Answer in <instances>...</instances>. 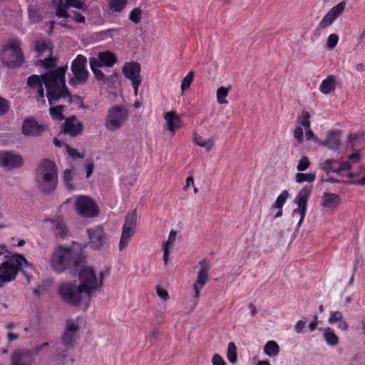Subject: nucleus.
I'll use <instances>...</instances> for the list:
<instances>
[{
	"label": "nucleus",
	"instance_id": "obj_63",
	"mask_svg": "<svg viewBox=\"0 0 365 365\" xmlns=\"http://www.w3.org/2000/svg\"><path fill=\"white\" fill-rule=\"evenodd\" d=\"M86 176H87V178H89L92 175L93 170V163H87L86 165Z\"/></svg>",
	"mask_w": 365,
	"mask_h": 365
},
{
	"label": "nucleus",
	"instance_id": "obj_35",
	"mask_svg": "<svg viewBox=\"0 0 365 365\" xmlns=\"http://www.w3.org/2000/svg\"><path fill=\"white\" fill-rule=\"evenodd\" d=\"M289 197V193L287 190H283L277 197L274 204H272L271 209L275 208H283V206L286 203L287 199Z\"/></svg>",
	"mask_w": 365,
	"mask_h": 365
},
{
	"label": "nucleus",
	"instance_id": "obj_29",
	"mask_svg": "<svg viewBox=\"0 0 365 365\" xmlns=\"http://www.w3.org/2000/svg\"><path fill=\"white\" fill-rule=\"evenodd\" d=\"M264 351L269 357H274L279 353V346L276 341H269L264 346Z\"/></svg>",
	"mask_w": 365,
	"mask_h": 365
},
{
	"label": "nucleus",
	"instance_id": "obj_11",
	"mask_svg": "<svg viewBox=\"0 0 365 365\" xmlns=\"http://www.w3.org/2000/svg\"><path fill=\"white\" fill-rule=\"evenodd\" d=\"M200 269L197 272V279L193 284L195 298H199L201 289L209 280L208 273L210 269V260L204 258L199 262Z\"/></svg>",
	"mask_w": 365,
	"mask_h": 365
},
{
	"label": "nucleus",
	"instance_id": "obj_34",
	"mask_svg": "<svg viewBox=\"0 0 365 365\" xmlns=\"http://www.w3.org/2000/svg\"><path fill=\"white\" fill-rule=\"evenodd\" d=\"M66 2L63 3L62 0H59V2L56 7L55 14L58 18L69 19L71 15L68 12V8Z\"/></svg>",
	"mask_w": 365,
	"mask_h": 365
},
{
	"label": "nucleus",
	"instance_id": "obj_54",
	"mask_svg": "<svg viewBox=\"0 0 365 365\" xmlns=\"http://www.w3.org/2000/svg\"><path fill=\"white\" fill-rule=\"evenodd\" d=\"M9 108V103L6 100L0 97V115H4L8 112Z\"/></svg>",
	"mask_w": 365,
	"mask_h": 365
},
{
	"label": "nucleus",
	"instance_id": "obj_9",
	"mask_svg": "<svg viewBox=\"0 0 365 365\" xmlns=\"http://www.w3.org/2000/svg\"><path fill=\"white\" fill-rule=\"evenodd\" d=\"M140 71V64L135 61L126 62L122 68L124 76L131 81L135 96L138 94V91L141 83Z\"/></svg>",
	"mask_w": 365,
	"mask_h": 365
},
{
	"label": "nucleus",
	"instance_id": "obj_16",
	"mask_svg": "<svg viewBox=\"0 0 365 365\" xmlns=\"http://www.w3.org/2000/svg\"><path fill=\"white\" fill-rule=\"evenodd\" d=\"M89 237V243L93 250L101 249L105 242V232L102 226H96L94 228L87 230Z\"/></svg>",
	"mask_w": 365,
	"mask_h": 365
},
{
	"label": "nucleus",
	"instance_id": "obj_49",
	"mask_svg": "<svg viewBox=\"0 0 365 365\" xmlns=\"http://www.w3.org/2000/svg\"><path fill=\"white\" fill-rule=\"evenodd\" d=\"M29 17L32 23H38L42 20L41 15L37 9H30Z\"/></svg>",
	"mask_w": 365,
	"mask_h": 365
},
{
	"label": "nucleus",
	"instance_id": "obj_44",
	"mask_svg": "<svg viewBox=\"0 0 365 365\" xmlns=\"http://www.w3.org/2000/svg\"><path fill=\"white\" fill-rule=\"evenodd\" d=\"M41 83H43L42 75L38 76L34 74L30 76L27 79V84L31 88H34Z\"/></svg>",
	"mask_w": 365,
	"mask_h": 365
},
{
	"label": "nucleus",
	"instance_id": "obj_19",
	"mask_svg": "<svg viewBox=\"0 0 365 365\" xmlns=\"http://www.w3.org/2000/svg\"><path fill=\"white\" fill-rule=\"evenodd\" d=\"M97 63L101 67H113L117 62L116 56L110 51L99 52L98 58H96Z\"/></svg>",
	"mask_w": 365,
	"mask_h": 365
},
{
	"label": "nucleus",
	"instance_id": "obj_31",
	"mask_svg": "<svg viewBox=\"0 0 365 365\" xmlns=\"http://www.w3.org/2000/svg\"><path fill=\"white\" fill-rule=\"evenodd\" d=\"M65 108L66 106L63 105L51 106L49 108V114L53 119L63 120L64 119L63 113Z\"/></svg>",
	"mask_w": 365,
	"mask_h": 365
},
{
	"label": "nucleus",
	"instance_id": "obj_37",
	"mask_svg": "<svg viewBox=\"0 0 365 365\" xmlns=\"http://www.w3.org/2000/svg\"><path fill=\"white\" fill-rule=\"evenodd\" d=\"M134 230L123 226V232L121 234L120 241L119 243V248L122 250L127 245L128 241L133 234Z\"/></svg>",
	"mask_w": 365,
	"mask_h": 365
},
{
	"label": "nucleus",
	"instance_id": "obj_50",
	"mask_svg": "<svg viewBox=\"0 0 365 365\" xmlns=\"http://www.w3.org/2000/svg\"><path fill=\"white\" fill-rule=\"evenodd\" d=\"M339 41V37L335 34H331L329 36L327 41V46L329 49L334 48Z\"/></svg>",
	"mask_w": 365,
	"mask_h": 365
},
{
	"label": "nucleus",
	"instance_id": "obj_17",
	"mask_svg": "<svg viewBox=\"0 0 365 365\" xmlns=\"http://www.w3.org/2000/svg\"><path fill=\"white\" fill-rule=\"evenodd\" d=\"M46 129V125L38 124L34 118L26 119L22 125V133L28 136H39Z\"/></svg>",
	"mask_w": 365,
	"mask_h": 365
},
{
	"label": "nucleus",
	"instance_id": "obj_45",
	"mask_svg": "<svg viewBox=\"0 0 365 365\" xmlns=\"http://www.w3.org/2000/svg\"><path fill=\"white\" fill-rule=\"evenodd\" d=\"M298 123L304 128H309L311 127L309 113L308 111L303 110L301 116L299 118Z\"/></svg>",
	"mask_w": 365,
	"mask_h": 365
},
{
	"label": "nucleus",
	"instance_id": "obj_61",
	"mask_svg": "<svg viewBox=\"0 0 365 365\" xmlns=\"http://www.w3.org/2000/svg\"><path fill=\"white\" fill-rule=\"evenodd\" d=\"M306 322L302 320L298 321L294 325V330L297 333H302L304 328L305 327Z\"/></svg>",
	"mask_w": 365,
	"mask_h": 365
},
{
	"label": "nucleus",
	"instance_id": "obj_38",
	"mask_svg": "<svg viewBox=\"0 0 365 365\" xmlns=\"http://www.w3.org/2000/svg\"><path fill=\"white\" fill-rule=\"evenodd\" d=\"M316 179V175L312 173H299L295 175V181L297 183H302L304 182H312Z\"/></svg>",
	"mask_w": 365,
	"mask_h": 365
},
{
	"label": "nucleus",
	"instance_id": "obj_26",
	"mask_svg": "<svg viewBox=\"0 0 365 365\" xmlns=\"http://www.w3.org/2000/svg\"><path fill=\"white\" fill-rule=\"evenodd\" d=\"M89 64L91 70L92 71L95 78L98 81H104L105 75L102 72V71L99 70L98 68H101L100 64L97 63L95 57H91L89 58Z\"/></svg>",
	"mask_w": 365,
	"mask_h": 365
},
{
	"label": "nucleus",
	"instance_id": "obj_59",
	"mask_svg": "<svg viewBox=\"0 0 365 365\" xmlns=\"http://www.w3.org/2000/svg\"><path fill=\"white\" fill-rule=\"evenodd\" d=\"M70 18L76 23H84L86 20L85 16L78 11H73V15Z\"/></svg>",
	"mask_w": 365,
	"mask_h": 365
},
{
	"label": "nucleus",
	"instance_id": "obj_56",
	"mask_svg": "<svg viewBox=\"0 0 365 365\" xmlns=\"http://www.w3.org/2000/svg\"><path fill=\"white\" fill-rule=\"evenodd\" d=\"M294 137L299 143L303 141V130L302 127H297L294 130Z\"/></svg>",
	"mask_w": 365,
	"mask_h": 365
},
{
	"label": "nucleus",
	"instance_id": "obj_40",
	"mask_svg": "<svg viewBox=\"0 0 365 365\" xmlns=\"http://www.w3.org/2000/svg\"><path fill=\"white\" fill-rule=\"evenodd\" d=\"M231 86L224 87L221 86L217 90V100L220 104L227 103L225 98L227 96Z\"/></svg>",
	"mask_w": 365,
	"mask_h": 365
},
{
	"label": "nucleus",
	"instance_id": "obj_39",
	"mask_svg": "<svg viewBox=\"0 0 365 365\" xmlns=\"http://www.w3.org/2000/svg\"><path fill=\"white\" fill-rule=\"evenodd\" d=\"M227 358L228 361L235 364L237 359V347L234 342L231 341L228 344L227 351Z\"/></svg>",
	"mask_w": 365,
	"mask_h": 365
},
{
	"label": "nucleus",
	"instance_id": "obj_52",
	"mask_svg": "<svg viewBox=\"0 0 365 365\" xmlns=\"http://www.w3.org/2000/svg\"><path fill=\"white\" fill-rule=\"evenodd\" d=\"M65 148L68 155L73 158H83V155L78 152L75 148L70 147L68 144H65Z\"/></svg>",
	"mask_w": 365,
	"mask_h": 365
},
{
	"label": "nucleus",
	"instance_id": "obj_13",
	"mask_svg": "<svg viewBox=\"0 0 365 365\" xmlns=\"http://www.w3.org/2000/svg\"><path fill=\"white\" fill-rule=\"evenodd\" d=\"M24 164L23 158L18 154L10 151L0 153V166L6 169L12 170L21 168Z\"/></svg>",
	"mask_w": 365,
	"mask_h": 365
},
{
	"label": "nucleus",
	"instance_id": "obj_8",
	"mask_svg": "<svg viewBox=\"0 0 365 365\" xmlns=\"http://www.w3.org/2000/svg\"><path fill=\"white\" fill-rule=\"evenodd\" d=\"M75 208L83 217H95L99 214V209L94 200L88 196L80 195L76 200Z\"/></svg>",
	"mask_w": 365,
	"mask_h": 365
},
{
	"label": "nucleus",
	"instance_id": "obj_48",
	"mask_svg": "<svg viewBox=\"0 0 365 365\" xmlns=\"http://www.w3.org/2000/svg\"><path fill=\"white\" fill-rule=\"evenodd\" d=\"M310 165V162L309 158L307 156H302L299 159L298 164L297 165V170L299 172L305 171L309 168Z\"/></svg>",
	"mask_w": 365,
	"mask_h": 365
},
{
	"label": "nucleus",
	"instance_id": "obj_2",
	"mask_svg": "<svg viewBox=\"0 0 365 365\" xmlns=\"http://www.w3.org/2000/svg\"><path fill=\"white\" fill-rule=\"evenodd\" d=\"M67 69V66H59L53 70H48L42 74L50 105L55 103L61 98L66 99L69 105L72 104L73 96L66 84Z\"/></svg>",
	"mask_w": 365,
	"mask_h": 365
},
{
	"label": "nucleus",
	"instance_id": "obj_20",
	"mask_svg": "<svg viewBox=\"0 0 365 365\" xmlns=\"http://www.w3.org/2000/svg\"><path fill=\"white\" fill-rule=\"evenodd\" d=\"M164 118L166 121L168 129L174 135L175 130L182 127V120L179 115H177L175 111L171 110L167 112Z\"/></svg>",
	"mask_w": 365,
	"mask_h": 365
},
{
	"label": "nucleus",
	"instance_id": "obj_47",
	"mask_svg": "<svg viewBox=\"0 0 365 365\" xmlns=\"http://www.w3.org/2000/svg\"><path fill=\"white\" fill-rule=\"evenodd\" d=\"M58 235L61 239H65L68 236V230L64 223L58 221L55 225Z\"/></svg>",
	"mask_w": 365,
	"mask_h": 365
},
{
	"label": "nucleus",
	"instance_id": "obj_53",
	"mask_svg": "<svg viewBox=\"0 0 365 365\" xmlns=\"http://www.w3.org/2000/svg\"><path fill=\"white\" fill-rule=\"evenodd\" d=\"M115 29H107L104 31H101L99 33L97 34V35L99 36L101 40H104L108 38H112L113 37V32L115 31Z\"/></svg>",
	"mask_w": 365,
	"mask_h": 365
},
{
	"label": "nucleus",
	"instance_id": "obj_3",
	"mask_svg": "<svg viewBox=\"0 0 365 365\" xmlns=\"http://www.w3.org/2000/svg\"><path fill=\"white\" fill-rule=\"evenodd\" d=\"M85 262V257L80 249L57 246L51 257L50 263L53 271L63 273L66 270L77 272Z\"/></svg>",
	"mask_w": 365,
	"mask_h": 365
},
{
	"label": "nucleus",
	"instance_id": "obj_46",
	"mask_svg": "<svg viewBox=\"0 0 365 365\" xmlns=\"http://www.w3.org/2000/svg\"><path fill=\"white\" fill-rule=\"evenodd\" d=\"M142 19V10L139 7H135L131 10L129 14V19L134 24H138Z\"/></svg>",
	"mask_w": 365,
	"mask_h": 365
},
{
	"label": "nucleus",
	"instance_id": "obj_41",
	"mask_svg": "<svg viewBox=\"0 0 365 365\" xmlns=\"http://www.w3.org/2000/svg\"><path fill=\"white\" fill-rule=\"evenodd\" d=\"M195 73L193 71H190L187 73V74L183 78L182 82L180 88L182 92H184L185 91L187 90L192 82L193 81Z\"/></svg>",
	"mask_w": 365,
	"mask_h": 365
},
{
	"label": "nucleus",
	"instance_id": "obj_58",
	"mask_svg": "<svg viewBox=\"0 0 365 365\" xmlns=\"http://www.w3.org/2000/svg\"><path fill=\"white\" fill-rule=\"evenodd\" d=\"M43 84L44 83H41L39 86L33 88L36 92V94H37L36 98H37L38 101H41V99L44 98V88L43 86Z\"/></svg>",
	"mask_w": 365,
	"mask_h": 365
},
{
	"label": "nucleus",
	"instance_id": "obj_64",
	"mask_svg": "<svg viewBox=\"0 0 365 365\" xmlns=\"http://www.w3.org/2000/svg\"><path fill=\"white\" fill-rule=\"evenodd\" d=\"M349 159L351 160L353 163H356L360 159V155L359 153H354L349 155Z\"/></svg>",
	"mask_w": 365,
	"mask_h": 365
},
{
	"label": "nucleus",
	"instance_id": "obj_51",
	"mask_svg": "<svg viewBox=\"0 0 365 365\" xmlns=\"http://www.w3.org/2000/svg\"><path fill=\"white\" fill-rule=\"evenodd\" d=\"M343 317V314L339 311L331 312L328 322L329 324H334L340 322Z\"/></svg>",
	"mask_w": 365,
	"mask_h": 365
},
{
	"label": "nucleus",
	"instance_id": "obj_7",
	"mask_svg": "<svg viewBox=\"0 0 365 365\" xmlns=\"http://www.w3.org/2000/svg\"><path fill=\"white\" fill-rule=\"evenodd\" d=\"M128 110L121 105H116L108 110L106 118V127L110 131L120 128L128 120Z\"/></svg>",
	"mask_w": 365,
	"mask_h": 365
},
{
	"label": "nucleus",
	"instance_id": "obj_15",
	"mask_svg": "<svg viewBox=\"0 0 365 365\" xmlns=\"http://www.w3.org/2000/svg\"><path fill=\"white\" fill-rule=\"evenodd\" d=\"M346 6V2H339L333 6L322 18L318 25V29H324L330 26L334 20L344 11Z\"/></svg>",
	"mask_w": 365,
	"mask_h": 365
},
{
	"label": "nucleus",
	"instance_id": "obj_42",
	"mask_svg": "<svg viewBox=\"0 0 365 365\" xmlns=\"http://www.w3.org/2000/svg\"><path fill=\"white\" fill-rule=\"evenodd\" d=\"M73 171L69 169H66L63 172V182L69 190H73L74 186L72 183L73 181Z\"/></svg>",
	"mask_w": 365,
	"mask_h": 365
},
{
	"label": "nucleus",
	"instance_id": "obj_32",
	"mask_svg": "<svg viewBox=\"0 0 365 365\" xmlns=\"http://www.w3.org/2000/svg\"><path fill=\"white\" fill-rule=\"evenodd\" d=\"M109 9L113 12H121L126 6L128 0H107Z\"/></svg>",
	"mask_w": 365,
	"mask_h": 365
},
{
	"label": "nucleus",
	"instance_id": "obj_30",
	"mask_svg": "<svg viewBox=\"0 0 365 365\" xmlns=\"http://www.w3.org/2000/svg\"><path fill=\"white\" fill-rule=\"evenodd\" d=\"M323 337L327 344L329 346H336L339 343V338L334 333V330L329 327L325 329Z\"/></svg>",
	"mask_w": 365,
	"mask_h": 365
},
{
	"label": "nucleus",
	"instance_id": "obj_12",
	"mask_svg": "<svg viewBox=\"0 0 365 365\" xmlns=\"http://www.w3.org/2000/svg\"><path fill=\"white\" fill-rule=\"evenodd\" d=\"M312 192V185H305L298 192L294 200V203H295L297 207L293 210V214L306 216L308 200L311 196Z\"/></svg>",
	"mask_w": 365,
	"mask_h": 365
},
{
	"label": "nucleus",
	"instance_id": "obj_36",
	"mask_svg": "<svg viewBox=\"0 0 365 365\" xmlns=\"http://www.w3.org/2000/svg\"><path fill=\"white\" fill-rule=\"evenodd\" d=\"M137 212L133 210L126 215L123 227H128L131 230H135L136 226Z\"/></svg>",
	"mask_w": 365,
	"mask_h": 365
},
{
	"label": "nucleus",
	"instance_id": "obj_6",
	"mask_svg": "<svg viewBox=\"0 0 365 365\" xmlns=\"http://www.w3.org/2000/svg\"><path fill=\"white\" fill-rule=\"evenodd\" d=\"M71 71L73 77L68 79V83L71 86L84 85L86 83L90 73L87 69V58L82 54H78L73 60L71 65Z\"/></svg>",
	"mask_w": 365,
	"mask_h": 365
},
{
	"label": "nucleus",
	"instance_id": "obj_22",
	"mask_svg": "<svg viewBox=\"0 0 365 365\" xmlns=\"http://www.w3.org/2000/svg\"><path fill=\"white\" fill-rule=\"evenodd\" d=\"M335 77L332 75H329L322 81L319 90L324 94H329L335 89Z\"/></svg>",
	"mask_w": 365,
	"mask_h": 365
},
{
	"label": "nucleus",
	"instance_id": "obj_25",
	"mask_svg": "<svg viewBox=\"0 0 365 365\" xmlns=\"http://www.w3.org/2000/svg\"><path fill=\"white\" fill-rule=\"evenodd\" d=\"M338 161L334 159H327L324 163H321L319 168L324 170L327 175L331 173L339 174L338 171Z\"/></svg>",
	"mask_w": 365,
	"mask_h": 365
},
{
	"label": "nucleus",
	"instance_id": "obj_60",
	"mask_svg": "<svg viewBox=\"0 0 365 365\" xmlns=\"http://www.w3.org/2000/svg\"><path fill=\"white\" fill-rule=\"evenodd\" d=\"M304 129L306 130V138L307 140H309L312 139L314 142L319 143L320 141L319 140L318 138L314 135V133H313L310 128Z\"/></svg>",
	"mask_w": 365,
	"mask_h": 365
},
{
	"label": "nucleus",
	"instance_id": "obj_5",
	"mask_svg": "<svg viewBox=\"0 0 365 365\" xmlns=\"http://www.w3.org/2000/svg\"><path fill=\"white\" fill-rule=\"evenodd\" d=\"M26 259L20 254H15L10 260L0 264V287L6 283L14 281L19 271H23V267H29Z\"/></svg>",
	"mask_w": 365,
	"mask_h": 365
},
{
	"label": "nucleus",
	"instance_id": "obj_43",
	"mask_svg": "<svg viewBox=\"0 0 365 365\" xmlns=\"http://www.w3.org/2000/svg\"><path fill=\"white\" fill-rule=\"evenodd\" d=\"M69 7H73L81 9L83 11H87L88 6L84 1L81 0H65Z\"/></svg>",
	"mask_w": 365,
	"mask_h": 365
},
{
	"label": "nucleus",
	"instance_id": "obj_55",
	"mask_svg": "<svg viewBox=\"0 0 365 365\" xmlns=\"http://www.w3.org/2000/svg\"><path fill=\"white\" fill-rule=\"evenodd\" d=\"M337 168L339 175L343 171L349 170L351 169V164L349 161L338 162Z\"/></svg>",
	"mask_w": 365,
	"mask_h": 365
},
{
	"label": "nucleus",
	"instance_id": "obj_27",
	"mask_svg": "<svg viewBox=\"0 0 365 365\" xmlns=\"http://www.w3.org/2000/svg\"><path fill=\"white\" fill-rule=\"evenodd\" d=\"M44 59H39L36 61L37 66H41L45 69L53 70L56 66L58 58L51 56H46Z\"/></svg>",
	"mask_w": 365,
	"mask_h": 365
},
{
	"label": "nucleus",
	"instance_id": "obj_23",
	"mask_svg": "<svg viewBox=\"0 0 365 365\" xmlns=\"http://www.w3.org/2000/svg\"><path fill=\"white\" fill-rule=\"evenodd\" d=\"M339 202V195L335 193L327 192L323 197L322 206L324 207H334L338 205Z\"/></svg>",
	"mask_w": 365,
	"mask_h": 365
},
{
	"label": "nucleus",
	"instance_id": "obj_10",
	"mask_svg": "<svg viewBox=\"0 0 365 365\" xmlns=\"http://www.w3.org/2000/svg\"><path fill=\"white\" fill-rule=\"evenodd\" d=\"M80 329L78 323L74 319H68L66 322V327L61 337V342L64 346L69 349L75 346L78 337Z\"/></svg>",
	"mask_w": 365,
	"mask_h": 365
},
{
	"label": "nucleus",
	"instance_id": "obj_18",
	"mask_svg": "<svg viewBox=\"0 0 365 365\" xmlns=\"http://www.w3.org/2000/svg\"><path fill=\"white\" fill-rule=\"evenodd\" d=\"M341 131L339 130H333L329 131L326 138L319 142V145L328 148L331 150H337L341 146Z\"/></svg>",
	"mask_w": 365,
	"mask_h": 365
},
{
	"label": "nucleus",
	"instance_id": "obj_14",
	"mask_svg": "<svg viewBox=\"0 0 365 365\" xmlns=\"http://www.w3.org/2000/svg\"><path fill=\"white\" fill-rule=\"evenodd\" d=\"M83 130V124L75 115L67 118L62 125L61 129L64 134H68L71 137L81 134Z\"/></svg>",
	"mask_w": 365,
	"mask_h": 365
},
{
	"label": "nucleus",
	"instance_id": "obj_21",
	"mask_svg": "<svg viewBox=\"0 0 365 365\" xmlns=\"http://www.w3.org/2000/svg\"><path fill=\"white\" fill-rule=\"evenodd\" d=\"M34 51L36 52V57L41 58L45 56L53 55V46L50 41L42 39L34 41Z\"/></svg>",
	"mask_w": 365,
	"mask_h": 365
},
{
	"label": "nucleus",
	"instance_id": "obj_24",
	"mask_svg": "<svg viewBox=\"0 0 365 365\" xmlns=\"http://www.w3.org/2000/svg\"><path fill=\"white\" fill-rule=\"evenodd\" d=\"M11 59L6 61L5 63L11 68L20 66L24 61V56L22 51L11 54Z\"/></svg>",
	"mask_w": 365,
	"mask_h": 365
},
{
	"label": "nucleus",
	"instance_id": "obj_1",
	"mask_svg": "<svg viewBox=\"0 0 365 365\" xmlns=\"http://www.w3.org/2000/svg\"><path fill=\"white\" fill-rule=\"evenodd\" d=\"M80 284L73 282H65L60 284L58 293L61 299L72 306H79L81 303V294L85 292L91 297L96 290L98 279L90 267H84L78 273Z\"/></svg>",
	"mask_w": 365,
	"mask_h": 365
},
{
	"label": "nucleus",
	"instance_id": "obj_4",
	"mask_svg": "<svg viewBox=\"0 0 365 365\" xmlns=\"http://www.w3.org/2000/svg\"><path fill=\"white\" fill-rule=\"evenodd\" d=\"M36 181L43 192L54 191L58 185V168L55 163L48 159L42 160L36 170Z\"/></svg>",
	"mask_w": 365,
	"mask_h": 365
},
{
	"label": "nucleus",
	"instance_id": "obj_33",
	"mask_svg": "<svg viewBox=\"0 0 365 365\" xmlns=\"http://www.w3.org/2000/svg\"><path fill=\"white\" fill-rule=\"evenodd\" d=\"M194 143L200 147L204 148L206 151L209 152L215 145L212 139L209 138L205 140L200 135H195L194 138Z\"/></svg>",
	"mask_w": 365,
	"mask_h": 365
},
{
	"label": "nucleus",
	"instance_id": "obj_28",
	"mask_svg": "<svg viewBox=\"0 0 365 365\" xmlns=\"http://www.w3.org/2000/svg\"><path fill=\"white\" fill-rule=\"evenodd\" d=\"M176 234H177L176 231L171 230L168 235V240L165 242H164L163 245V261H164L165 265L168 264V262L169 246L175 240Z\"/></svg>",
	"mask_w": 365,
	"mask_h": 365
},
{
	"label": "nucleus",
	"instance_id": "obj_62",
	"mask_svg": "<svg viewBox=\"0 0 365 365\" xmlns=\"http://www.w3.org/2000/svg\"><path fill=\"white\" fill-rule=\"evenodd\" d=\"M157 294L160 298H162L165 300L168 299L169 297L168 292L163 289H158Z\"/></svg>",
	"mask_w": 365,
	"mask_h": 365
},
{
	"label": "nucleus",
	"instance_id": "obj_57",
	"mask_svg": "<svg viewBox=\"0 0 365 365\" xmlns=\"http://www.w3.org/2000/svg\"><path fill=\"white\" fill-rule=\"evenodd\" d=\"M212 365H225L223 358L218 354H215L212 359Z\"/></svg>",
	"mask_w": 365,
	"mask_h": 365
}]
</instances>
